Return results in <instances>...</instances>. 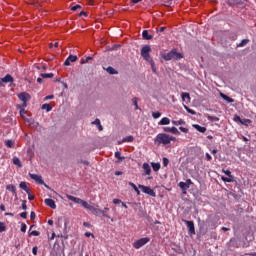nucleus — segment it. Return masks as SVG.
<instances>
[{
	"instance_id": "nucleus-7",
	"label": "nucleus",
	"mask_w": 256,
	"mask_h": 256,
	"mask_svg": "<svg viewBox=\"0 0 256 256\" xmlns=\"http://www.w3.org/2000/svg\"><path fill=\"white\" fill-rule=\"evenodd\" d=\"M18 99H20V101H23V107H27V101L31 99V95H29V93L27 92H22L18 94Z\"/></svg>"
},
{
	"instance_id": "nucleus-40",
	"label": "nucleus",
	"mask_w": 256,
	"mask_h": 256,
	"mask_svg": "<svg viewBox=\"0 0 256 256\" xmlns=\"http://www.w3.org/2000/svg\"><path fill=\"white\" fill-rule=\"evenodd\" d=\"M137 101H139V98L135 97L132 99L133 105L135 106V109H139V105L137 104Z\"/></svg>"
},
{
	"instance_id": "nucleus-3",
	"label": "nucleus",
	"mask_w": 256,
	"mask_h": 256,
	"mask_svg": "<svg viewBox=\"0 0 256 256\" xmlns=\"http://www.w3.org/2000/svg\"><path fill=\"white\" fill-rule=\"evenodd\" d=\"M149 53H151V46L145 45L144 47H142V49H141V57H143V59L145 61H147L148 63L150 61H153V58H151V55Z\"/></svg>"
},
{
	"instance_id": "nucleus-8",
	"label": "nucleus",
	"mask_w": 256,
	"mask_h": 256,
	"mask_svg": "<svg viewBox=\"0 0 256 256\" xmlns=\"http://www.w3.org/2000/svg\"><path fill=\"white\" fill-rule=\"evenodd\" d=\"M30 178L36 181L39 185H45L47 189H49V186L45 184V181H43V178L37 174H30Z\"/></svg>"
},
{
	"instance_id": "nucleus-32",
	"label": "nucleus",
	"mask_w": 256,
	"mask_h": 256,
	"mask_svg": "<svg viewBox=\"0 0 256 256\" xmlns=\"http://www.w3.org/2000/svg\"><path fill=\"white\" fill-rule=\"evenodd\" d=\"M221 179L224 181V183H233V178L222 176Z\"/></svg>"
},
{
	"instance_id": "nucleus-36",
	"label": "nucleus",
	"mask_w": 256,
	"mask_h": 256,
	"mask_svg": "<svg viewBox=\"0 0 256 256\" xmlns=\"http://www.w3.org/2000/svg\"><path fill=\"white\" fill-rule=\"evenodd\" d=\"M247 43H249V39H244L241 41L240 44L237 45V47H245V45H247Z\"/></svg>"
},
{
	"instance_id": "nucleus-25",
	"label": "nucleus",
	"mask_w": 256,
	"mask_h": 256,
	"mask_svg": "<svg viewBox=\"0 0 256 256\" xmlns=\"http://www.w3.org/2000/svg\"><path fill=\"white\" fill-rule=\"evenodd\" d=\"M5 145H7L9 147V149H13V147H15V142L12 140H7L5 142Z\"/></svg>"
},
{
	"instance_id": "nucleus-31",
	"label": "nucleus",
	"mask_w": 256,
	"mask_h": 256,
	"mask_svg": "<svg viewBox=\"0 0 256 256\" xmlns=\"http://www.w3.org/2000/svg\"><path fill=\"white\" fill-rule=\"evenodd\" d=\"M181 97H182L183 101H185V99H188L189 101H191V96L189 95V93L183 92L181 94Z\"/></svg>"
},
{
	"instance_id": "nucleus-58",
	"label": "nucleus",
	"mask_w": 256,
	"mask_h": 256,
	"mask_svg": "<svg viewBox=\"0 0 256 256\" xmlns=\"http://www.w3.org/2000/svg\"><path fill=\"white\" fill-rule=\"evenodd\" d=\"M180 131H182V133H187L189 130L185 127H180Z\"/></svg>"
},
{
	"instance_id": "nucleus-37",
	"label": "nucleus",
	"mask_w": 256,
	"mask_h": 256,
	"mask_svg": "<svg viewBox=\"0 0 256 256\" xmlns=\"http://www.w3.org/2000/svg\"><path fill=\"white\" fill-rule=\"evenodd\" d=\"M170 133H173V135H180V132L176 127H172Z\"/></svg>"
},
{
	"instance_id": "nucleus-39",
	"label": "nucleus",
	"mask_w": 256,
	"mask_h": 256,
	"mask_svg": "<svg viewBox=\"0 0 256 256\" xmlns=\"http://www.w3.org/2000/svg\"><path fill=\"white\" fill-rule=\"evenodd\" d=\"M42 109H45L47 112H49L51 109H53V107H51L49 104H43Z\"/></svg>"
},
{
	"instance_id": "nucleus-50",
	"label": "nucleus",
	"mask_w": 256,
	"mask_h": 256,
	"mask_svg": "<svg viewBox=\"0 0 256 256\" xmlns=\"http://www.w3.org/2000/svg\"><path fill=\"white\" fill-rule=\"evenodd\" d=\"M26 113H27V111H26L25 109L22 108V109L20 110V116H21V117H25V114H26Z\"/></svg>"
},
{
	"instance_id": "nucleus-17",
	"label": "nucleus",
	"mask_w": 256,
	"mask_h": 256,
	"mask_svg": "<svg viewBox=\"0 0 256 256\" xmlns=\"http://www.w3.org/2000/svg\"><path fill=\"white\" fill-rule=\"evenodd\" d=\"M143 169H144L146 175H151V166H149V163H144Z\"/></svg>"
},
{
	"instance_id": "nucleus-47",
	"label": "nucleus",
	"mask_w": 256,
	"mask_h": 256,
	"mask_svg": "<svg viewBox=\"0 0 256 256\" xmlns=\"http://www.w3.org/2000/svg\"><path fill=\"white\" fill-rule=\"evenodd\" d=\"M22 209L24 211H27V201L26 200H24L23 203H22Z\"/></svg>"
},
{
	"instance_id": "nucleus-14",
	"label": "nucleus",
	"mask_w": 256,
	"mask_h": 256,
	"mask_svg": "<svg viewBox=\"0 0 256 256\" xmlns=\"http://www.w3.org/2000/svg\"><path fill=\"white\" fill-rule=\"evenodd\" d=\"M142 37H143V39H146V41L153 39V36L149 35V31H147V30H144L142 32Z\"/></svg>"
},
{
	"instance_id": "nucleus-51",
	"label": "nucleus",
	"mask_w": 256,
	"mask_h": 256,
	"mask_svg": "<svg viewBox=\"0 0 256 256\" xmlns=\"http://www.w3.org/2000/svg\"><path fill=\"white\" fill-rule=\"evenodd\" d=\"M93 125H97L99 127V125H101V120L96 119L95 121L92 122Z\"/></svg>"
},
{
	"instance_id": "nucleus-5",
	"label": "nucleus",
	"mask_w": 256,
	"mask_h": 256,
	"mask_svg": "<svg viewBox=\"0 0 256 256\" xmlns=\"http://www.w3.org/2000/svg\"><path fill=\"white\" fill-rule=\"evenodd\" d=\"M150 241L151 239L148 237L141 238L133 243V247L134 249H141V247H143L144 245H147V243H149Z\"/></svg>"
},
{
	"instance_id": "nucleus-15",
	"label": "nucleus",
	"mask_w": 256,
	"mask_h": 256,
	"mask_svg": "<svg viewBox=\"0 0 256 256\" xmlns=\"http://www.w3.org/2000/svg\"><path fill=\"white\" fill-rule=\"evenodd\" d=\"M194 129L196 131H199V133H205V131H207L206 127L200 126L199 124H195Z\"/></svg>"
},
{
	"instance_id": "nucleus-59",
	"label": "nucleus",
	"mask_w": 256,
	"mask_h": 256,
	"mask_svg": "<svg viewBox=\"0 0 256 256\" xmlns=\"http://www.w3.org/2000/svg\"><path fill=\"white\" fill-rule=\"evenodd\" d=\"M91 59H93V58L87 57L86 60H82V63H89V61H91Z\"/></svg>"
},
{
	"instance_id": "nucleus-53",
	"label": "nucleus",
	"mask_w": 256,
	"mask_h": 256,
	"mask_svg": "<svg viewBox=\"0 0 256 256\" xmlns=\"http://www.w3.org/2000/svg\"><path fill=\"white\" fill-rule=\"evenodd\" d=\"M113 203H114V205H119V203H122V201L120 199L115 198L113 200Z\"/></svg>"
},
{
	"instance_id": "nucleus-2",
	"label": "nucleus",
	"mask_w": 256,
	"mask_h": 256,
	"mask_svg": "<svg viewBox=\"0 0 256 256\" xmlns=\"http://www.w3.org/2000/svg\"><path fill=\"white\" fill-rule=\"evenodd\" d=\"M175 137L169 136L168 134L165 133H160L157 135L155 143H158L159 145H169L171 141H175Z\"/></svg>"
},
{
	"instance_id": "nucleus-42",
	"label": "nucleus",
	"mask_w": 256,
	"mask_h": 256,
	"mask_svg": "<svg viewBox=\"0 0 256 256\" xmlns=\"http://www.w3.org/2000/svg\"><path fill=\"white\" fill-rule=\"evenodd\" d=\"M222 173H225V175H227V177H230L231 179H233V175H231V172L229 170H222Z\"/></svg>"
},
{
	"instance_id": "nucleus-57",
	"label": "nucleus",
	"mask_w": 256,
	"mask_h": 256,
	"mask_svg": "<svg viewBox=\"0 0 256 256\" xmlns=\"http://www.w3.org/2000/svg\"><path fill=\"white\" fill-rule=\"evenodd\" d=\"M163 131H165V133H171V128L170 127H164Z\"/></svg>"
},
{
	"instance_id": "nucleus-56",
	"label": "nucleus",
	"mask_w": 256,
	"mask_h": 256,
	"mask_svg": "<svg viewBox=\"0 0 256 256\" xmlns=\"http://www.w3.org/2000/svg\"><path fill=\"white\" fill-rule=\"evenodd\" d=\"M20 217H22V219H27V212H22Z\"/></svg>"
},
{
	"instance_id": "nucleus-44",
	"label": "nucleus",
	"mask_w": 256,
	"mask_h": 256,
	"mask_svg": "<svg viewBox=\"0 0 256 256\" xmlns=\"http://www.w3.org/2000/svg\"><path fill=\"white\" fill-rule=\"evenodd\" d=\"M240 123H241L242 125H249V123H251V120H249V119H243Z\"/></svg>"
},
{
	"instance_id": "nucleus-24",
	"label": "nucleus",
	"mask_w": 256,
	"mask_h": 256,
	"mask_svg": "<svg viewBox=\"0 0 256 256\" xmlns=\"http://www.w3.org/2000/svg\"><path fill=\"white\" fill-rule=\"evenodd\" d=\"M115 157L118 159L117 163H121V161H124L125 157H121V152H115Z\"/></svg>"
},
{
	"instance_id": "nucleus-52",
	"label": "nucleus",
	"mask_w": 256,
	"mask_h": 256,
	"mask_svg": "<svg viewBox=\"0 0 256 256\" xmlns=\"http://www.w3.org/2000/svg\"><path fill=\"white\" fill-rule=\"evenodd\" d=\"M28 199L29 201H33L35 199V196L31 195V190L29 191Z\"/></svg>"
},
{
	"instance_id": "nucleus-49",
	"label": "nucleus",
	"mask_w": 256,
	"mask_h": 256,
	"mask_svg": "<svg viewBox=\"0 0 256 256\" xmlns=\"http://www.w3.org/2000/svg\"><path fill=\"white\" fill-rule=\"evenodd\" d=\"M163 165L164 167H167V165H169V159L163 158Z\"/></svg>"
},
{
	"instance_id": "nucleus-34",
	"label": "nucleus",
	"mask_w": 256,
	"mask_h": 256,
	"mask_svg": "<svg viewBox=\"0 0 256 256\" xmlns=\"http://www.w3.org/2000/svg\"><path fill=\"white\" fill-rule=\"evenodd\" d=\"M6 189H7L8 191H11V192L14 193V194L17 193V192H15L16 189H15V186H14V185H8V186H6Z\"/></svg>"
},
{
	"instance_id": "nucleus-27",
	"label": "nucleus",
	"mask_w": 256,
	"mask_h": 256,
	"mask_svg": "<svg viewBox=\"0 0 256 256\" xmlns=\"http://www.w3.org/2000/svg\"><path fill=\"white\" fill-rule=\"evenodd\" d=\"M153 171H159L161 169V164L159 163H152Z\"/></svg>"
},
{
	"instance_id": "nucleus-43",
	"label": "nucleus",
	"mask_w": 256,
	"mask_h": 256,
	"mask_svg": "<svg viewBox=\"0 0 256 256\" xmlns=\"http://www.w3.org/2000/svg\"><path fill=\"white\" fill-rule=\"evenodd\" d=\"M172 123L173 125H183L185 122L183 120H178V121L173 120Z\"/></svg>"
},
{
	"instance_id": "nucleus-16",
	"label": "nucleus",
	"mask_w": 256,
	"mask_h": 256,
	"mask_svg": "<svg viewBox=\"0 0 256 256\" xmlns=\"http://www.w3.org/2000/svg\"><path fill=\"white\" fill-rule=\"evenodd\" d=\"M109 212V208L105 207L103 210L100 209V215H103V217H107V219H111V216L107 213Z\"/></svg>"
},
{
	"instance_id": "nucleus-18",
	"label": "nucleus",
	"mask_w": 256,
	"mask_h": 256,
	"mask_svg": "<svg viewBox=\"0 0 256 256\" xmlns=\"http://www.w3.org/2000/svg\"><path fill=\"white\" fill-rule=\"evenodd\" d=\"M20 189H23V191H25L28 195H29V192L31 191L29 189V187H27V183L26 182H21L20 183Z\"/></svg>"
},
{
	"instance_id": "nucleus-6",
	"label": "nucleus",
	"mask_w": 256,
	"mask_h": 256,
	"mask_svg": "<svg viewBox=\"0 0 256 256\" xmlns=\"http://www.w3.org/2000/svg\"><path fill=\"white\" fill-rule=\"evenodd\" d=\"M138 187H139V189H141V191L146 193V195H150V197H157V194L155 193V190L151 189V187L144 186V185H141V184H139Z\"/></svg>"
},
{
	"instance_id": "nucleus-55",
	"label": "nucleus",
	"mask_w": 256,
	"mask_h": 256,
	"mask_svg": "<svg viewBox=\"0 0 256 256\" xmlns=\"http://www.w3.org/2000/svg\"><path fill=\"white\" fill-rule=\"evenodd\" d=\"M213 157L209 153H206V161H212Z\"/></svg>"
},
{
	"instance_id": "nucleus-35",
	"label": "nucleus",
	"mask_w": 256,
	"mask_h": 256,
	"mask_svg": "<svg viewBox=\"0 0 256 256\" xmlns=\"http://www.w3.org/2000/svg\"><path fill=\"white\" fill-rule=\"evenodd\" d=\"M184 107H185L187 113H190V115H197V112H195V110H193L187 106H184Z\"/></svg>"
},
{
	"instance_id": "nucleus-48",
	"label": "nucleus",
	"mask_w": 256,
	"mask_h": 256,
	"mask_svg": "<svg viewBox=\"0 0 256 256\" xmlns=\"http://www.w3.org/2000/svg\"><path fill=\"white\" fill-rule=\"evenodd\" d=\"M85 237H92L93 239H95V235L91 232H86Z\"/></svg>"
},
{
	"instance_id": "nucleus-61",
	"label": "nucleus",
	"mask_w": 256,
	"mask_h": 256,
	"mask_svg": "<svg viewBox=\"0 0 256 256\" xmlns=\"http://www.w3.org/2000/svg\"><path fill=\"white\" fill-rule=\"evenodd\" d=\"M35 217H36V215H35V212H31V214H30V219H35Z\"/></svg>"
},
{
	"instance_id": "nucleus-19",
	"label": "nucleus",
	"mask_w": 256,
	"mask_h": 256,
	"mask_svg": "<svg viewBox=\"0 0 256 256\" xmlns=\"http://www.w3.org/2000/svg\"><path fill=\"white\" fill-rule=\"evenodd\" d=\"M169 123H171V120L167 117H164L160 120V122L158 123V125H169Z\"/></svg>"
},
{
	"instance_id": "nucleus-23",
	"label": "nucleus",
	"mask_w": 256,
	"mask_h": 256,
	"mask_svg": "<svg viewBox=\"0 0 256 256\" xmlns=\"http://www.w3.org/2000/svg\"><path fill=\"white\" fill-rule=\"evenodd\" d=\"M221 97H222V99H224V101H227L228 103H233V101H235V100H233V98H231L223 93L221 94Z\"/></svg>"
},
{
	"instance_id": "nucleus-10",
	"label": "nucleus",
	"mask_w": 256,
	"mask_h": 256,
	"mask_svg": "<svg viewBox=\"0 0 256 256\" xmlns=\"http://www.w3.org/2000/svg\"><path fill=\"white\" fill-rule=\"evenodd\" d=\"M188 227V231L190 235H195V224L193 223V221H189V220H182Z\"/></svg>"
},
{
	"instance_id": "nucleus-41",
	"label": "nucleus",
	"mask_w": 256,
	"mask_h": 256,
	"mask_svg": "<svg viewBox=\"0 0 256 256\" xmlns=\"http://www.w3.org/2000/svg\"><path fill=\"white\" fill-rule=\"evenodd\" d=\"M152 117H153L154 119H159V117H161V112H153V113H152Z\"/></svg>"
},
{
	"instance_id": "nucleus-9",
	"label": "nucleus",
	"mask_w": 256,
	"mask_h": 256,
	"mask_svg": "<svg viewBox=\"0 0 256 256\" xmlns=\"http://www.w3.org/2000/svg\"><path fill=\"white\" fill-rule=\"evenodd\" d=\"M67 199H69V201H73V203H77L79 205H82V207H84V203H86L85 200H82L81 198H77L75 196H71L69 194H66Z\"/></svg>"
},
{
	"instance_id": "nucleus-60",
	"label": "nucleus",
	"mask_w": 256,
	"mask_h": 256,
	"mask_svg": "<svg viewBox=\"0 0 256 256\" xmlns=\"http://www.w3.org/2000/svg\"><path fill=\"white\" fill-rule=\"evenodd\" d=\"M234 121H239V122L241 123V121H243V120L241 119V117L235 116V117H234Z\"/></svg>"
},
{
	"instance_id": "nucleus-20",
	"label": "nucleus",
	"mask_w": 256,
	"mask_h": 256,
	"mask_svg": "<svg viewBox=\"0 0 256 256\" xmlns=\"http://www.w3.org/2000/svg\"><path fill=\"white\" fill-rule=\"evenodd\" d=\"M178 186L180 187V189H182V191H187L189 189V184L185 182H180Z\"/></svg>"
},
{
	"instance_id": "nucleus-30",
	"label": "nucleus",
	"mask_w": 256,
	"mask_h": 256,
	"mask_svg": "<svg viewBox=\"0 0 256 256\" xmlns=\"http://www.w3.org/2000/svg\"><path fill=\"white\" fill-rule=\"evenodd\" d=\"M39 235H41V232L34 230L32 232H29V236H33V237H39Z\"/></svg>"
},
{
	"instance_id": "nucleus-29",
	"label": "nucleus",
	"mask_w": 256,
	"mask_h": 256,
	"mask_svg": "<svg viewBox=\"0 0 256 256\" xmlns=\"http://www.w3.org/2000/svg\"><path fill=\"white\" fill-rule=\"evenodd\" d=\"M41 77L43 79H52V77H54V75H53V73H49V74L44 73V74H41Z\"/></svg>"
},
{
	"instance_id": "nucleus-38",
	"label": "nucleus",
	"mask_w": 256,
	"mask_h": 256,
	"mask_svg": "<svg viewBox=\"0 0 256 256\" xmlns=\"http://www.w3.org/2000/svg\"><path fill=\"white\" fill-rule=\"evenodd\" d=\"M148 63H150L153 73H157V68H155V61L151 60Z\"/></svg>"
},
{
	"instance_id": "nucleus-26",
	"label": "nucleus",
	"mask_w": 256,
	"mask_h": 256,
	"mask_svg": "<svg viewBox=\"0 0 256 256\" xmlns=\"http://www.w3.org/2000/svg\"><path fill=\"white\" fill-rule=\"evenodd\" d=\"M13 163L14 165H17V167H23V165L21 164V160H19V158L17 157L13 158Z\"/></svg>"
},
{
	"instance_id": "nucleus-21",
	"label": "nucleus",
	"mask_w": 256,
	"mask_h": 256,
	"mask_svg": "<svg viewBox=\"0 0 256 256\" xmlns=\"http://www.w3.org/2000/svg\"><path fill=\"white\" fill-rule=\"evenodd\" d=\"M107 73H109L110 75H117L119 72H117V70H115V68L109 66L107 69H106Z\"/></svg>"
},
{
	"instance_id": "nucleus-54",
	"label": "nucleus",
	"mask_w": 256,
	"mask_h": 256,
	"mask_svg": "<svg viewBox=\"0 0 256 256\" xmlns=\"http://www.w3.org/2000/svg\"><path fill=\"white\" fill-rule=\"evenodd\" d=\"M77 9H81V5H75L71 8L72 11H77Z\"/></svg>"
},
{
	"instance_id": "nucleus-1",
	"label": "nucleus",
	"mask_w": 256,
	"mask_h": 256,
	"mask_svg": "<svg viewBox=\"0 0 256 256\" xmlns=\"http://www.w3.org/2000/svg\"><path fill=\"white\" fill-rule=\"evenodd\" d=\"M161 57L164 61H171L173 59L177 61L179 59H183V53L177 52V49H172L168 53H162Z\"/></svg>"
},
{
	"instance_id": "nucleus-13",
	"label": "nucleus",
	"mask_w": 256,
	"mask_h": 256,
	"mask_svg": "<svg viewBox=\"0 0 256 256\" xmlns=\"http://www.w3.org/2000/svg\"><path fill=\"white\" fill-rule=\"evenodd\" d=\"M2 83H13L15 79H13V76L11 74H7L4 78L1 79Z\"/></svg>"
},
{
	"instance_id": "nucleus-62",
	"label": "nucleus",
	"mask_w": 256,
	"mask_h": 256,
	"mask_svg": "<svg viewBox=\"0 0 256 256\" xmlns=\"http://www.w3.org/2000/svg\"><path fill=\"white\" fill-rule=\"evenodd\" d=\"M32 253H33V255H37V247H34V248L32 249Z\"/></svg>"
},
{
	"instance_id": "nucleus-45",
	"label": "nucleus",
	"mask_w": 256,
	"mask_h": 256,
	"mask_svg": "<svg viewBox=\"0 0 256 256\" xmlns=\"http://www.w3.org/2000/svg\"><path fill=\"white\" fill-rule=\"evenodd\" d=\"M6 227H5V223L0 222V233H3V231H5Z\"/></svg>"
},
{
	"instance_id": "nucleus-4",
	"label": "nucleus",
	"mask_w": 256,
	"mask_h": 256,
	"mask_svg": "<svg viewBox=\"0 0 256 256\" xmlns=\"http://www.w3.org/2000/svg\"><path fill=\"white\" fill-rule=\"evenodd\" d=\"M83 207L84 209H88V211H91L93 215H101V209H99V205H90L89 203L85 202Z\"/></svg>"
},
{
	"instance_id": "nucleus-64",
	"label": "nucleus",
	"mask_w": 256,
	"mask_h": 256,
	"mask_svg": "<svg viewBox=\"0 0 256 256\" xmlns=\"http://www.w3.org/2000/svg\"><path fill=\"white\" fill-rule=\"evenodd\" d=\"M0 209H1V211H5V206L2 204V205L0 206Z\"/></svg>"
},
{
	"instance_id": "nucleus-12",
	"label": "nucleus",
	"mask_w": 256,
	"mask_h": 256,
	"mask_svg": "<svg viewBox=\"0 0 256 256\" xmlns=\"http://www.w3.org/2000/svg\"><path fill=\"white\" fill-rule=\"evenodd\" d=\"M77 61V56L70 55L64 62V65L69 66L71 63H75Z\"/></svg>"
},
{
	"instance_id": "nucleus-22",
	"label": "nucleus",
	"mask_w": 256,
	"mask_h": 256,
	"mask_svg": "<svg viewBox=\"0 0 256 256\" xmlns=\"http://www.w3.org/2000/svg\"><path fill=\"white\" fill-rule=\"evenodd\" d=\"M128 185L134 189V191L137 193V195H141V191H139V188H137V185L133 182H129Z\"/></svg>"
},
{
	"instance_id": "nucleus-28",
	"label": "nucleus",
	"mask_w": 256,
	"mask_h": 256,
	"mask_svg": "<svg viewBox=\"0 0 256 256\" xmlns=\"http://www.w3.org/2000/svg\"><path fill=\"white\" fill-rule=\"evenodd\" d=\"M133 141H134L133 136H128V137H126V138H124V139L122 140V143H125V142H127V143H133Z\"/></svg>"
},
{
	"instance_id": "nucleus-11",
	"label": "nucleus",
	"mask_w": 256,
	"mask_h": 256,
	"mask_svg": "<svg viewBox=\"0 0 256 256\" xmlns=\"http://www.w3.org/2000/svg\"><path fill=\"white\" fill-rule=\"evenodd\" d=\"M44 203L51 209H57V204H55V200H53V199L47 198V199H45Z\"/></svg>"
},
{
	"instance_id": "nucleus-46",
	"label": "nucleus",
	"mask_w": 256,
	"mask_h": 256,
	"mask_svg": "<svg viewBox=\"0 0 256 256\" xmlns=\"http://www.w3.org/2000/svg\"><path fill=\"white\" fill-rule=\"evenodd\" d=\"M21 231L22 233H25L27 231V225L25 223L21 224Z\"/></svg>"
},
{
	"instance_id": "nucleus-33",
	"label": "nucleus",
	"mask_w": 256,
	"mask_h": 256,
	"mask_svg": "<svg viewBox=\"0 0 256 256\" xmlns=\"http://www.w3.org/2000/svg\"><path fill=\"white\" fill-rule=\"evenodd\" d=\"M206 117H207L208 121H219V117H217V116L207 115Z\"/></svg>"
},
{
	"instance_id": "nucleus-63",
	"label": "nucleus",
	"mask_w": 256,
	"mask_h": 256,
	"mask_svg": "<svg viewBox=\"0 0 256 256\" xmlns=\"http://www.w3.org/2000/svg\"><path fill=\"white\" fill-rule=\"evenodd\" d=\"M115 175H117V176L123 175V172H121V171H116V172H115Z\"/></svg>"
}]
</instances>
